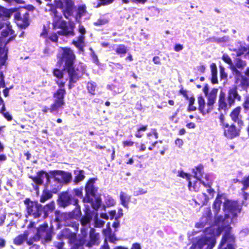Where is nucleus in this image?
<instances>
[{"mask_svg": "<svg viewBox=\"0 0 249 249\" xmlns=\"http://www.w3.org/2000/svg\"><path fill=\"white\" fill-rule=\"evenodd\" d=\"M56 6L62 10L66 18L69 17L72 13L73 3L71 0H54Z\"/></svg>", "mask_w": 249, "mask_h": 249, "instance_id": "obj_6", "label": "nucleus"}, {"mask_svg": "<svg viewBox=\"0 0 249 249\" xmlns=\"http://www.w3.org/2000/svg\"><path fill=\"white\" fill-rule=\"evenodd\" d=\"M246 65V63L245 61H243L240 59H238L236 60V62L235 65L234 66L235 68L238 69H243Z\"/></svg>", "mask_w": 249, "mask_h": 249, "instance_id": "obj_47", "label": "nucleus"}, {"mask_svg": "<svg viewBox=\"0 0 249 249\" xmlns=\"http://www.w3.org/2000/svg\"><path fill=\"white\" fill-rule=\"evenodd\" d=\"M223 128L224 135L228 138L232 139L239 134V129L236 128L233 125H229L228 124H224Z\"/></svg>", "mask_w": 249, "mask_h": 249, "instance_id": "obj_13", "label": "nucleus"}, {"mask_svg": "<svg viewBox=\"0 0 249 249\" xmlns=\"http://www.w3.org/2000/svg\"><path fill=\"white\" fill-rule=\"evenodd\" d=\"M115 50L118 54H125L127 52L126 48L123 45L118 46Z\"/></svg>", "mask_w": 249, "mask_h": 249, "instance_id": "obj_43", "label": "nucleus"}, {"mask_svg": "<svg viewBox=\"0 0 249 249\" xmlns=\"http://www.w3.org/2000/svg\"><path fill=\"white\" fill-rule=\"evenodd\" d=\"M123 213L122 212V210L120 209L118 211L117 214L116 215H115L114 217L115 218V219L119 218L121 217H122L123 216Z\"/></svg>", "mask_w": 249, "mask_h": 249, "instance_id": "obj_62", "label": "nucleus"}, {"mask_svg": "<svg viewBox=\"0 0 249 249\" xmlns=\"http://www.w3.org/2000/svg\"><path fill=\"white\" fill-rule=\"evenodd\" d=\"M131 249H141V246L140 244L135 243L133 245Z\"/></svg>", "mask_w": 249, "mask_h": 249, "instance_id": "obj_64", "label": "nucleus"}, {"mask_svg": "<svg viewBox=\"0 0 249 249\" xmlns=\"http://www.w3.org/2000/svg\"><path fill=\"white\" fill-rule=\"evenodd\" d=\"M219 107L222 109L227 107V104L225 102V99H219Z\"/></svg>", "mask_w": 249, "mask_h": 249, "instance_id": "obj_48", "label": "nucleus"}, {"mask_svg": "<svg viewBox=\"0 0 249 249\" xmlns=\"http://www.w3.org/2000/svg\"><path fill=\"white\" fill-rule=\"evenodd\" d=\"M74 181L75 183H78L79 182L83 180L85 178L84 172L83 170H75L74 171Z\"/></svg>", "mask_w": 249, "mask_h": 249, "instance_id": "obj_34", "label": "nucleus"}, {"mask_svg": "<svg viewBox=\"0 0 249 249\" xmlns=\"http://www.w3.org/2000/svg\"><path fill=\"white\" fill-rule=\"evenodd\" d=\"M59 60L58 65L59 68H63L62 71L58 69L53 70V75L58 79L57 84L59 87H64L68 78L65 77L66 73H68L69 77V89L73 87L75 83L82 76L84 73V69L82 66L78 67L76 69L73 67V63L75 56L72 51L69 48H61L58 54Z\"/></svg>", "mask_w": 249, "mask_h": 249, "instance_id": "obj_2", "label": "nucleus"}, {"mask_svg": "<svg viewBox=\"0 0 249 249\" xmlns=\"http://www.w3.org/2000/svg\"><path fill=\"white\" fill-rule=\"evenodd\" d=\"M5 111L4 107H3L1 110V111L2 112V113L3 114L4 117L8 120H11L12 119V117L10 114L8 112L4 113V111Z\"/></svg>", "mask_w": 249, "mask_h": 249, "instance_id": "obj_54", "label": "nucleus"}, {"mask_svg": "<svg viewBox=\"0 0 249 249\" xmlns=\"http://www.w3.org/2000/svg\"><path fill=\"white\" fill-rule=\"evenodd\" d=\"M34 182L36 185L34 186V189L36 191H38V187L37 185H41L43 183L44 179H46L47 183L46 186L47 189L53 193H56L61 187L62 184L57 180H55V178L51 177L50 175L44 171H40L37 173V175L35 177H31Z\"/></svg>", "mask_w": 249, "mask_h": 249, "instance_id": "obj_4", "label": "nucleus"}, {"mask_svg": "<svg viewBox=\"0 0 249 249\" xmlns=\"http://www.w3.org/2000/svg\"><path fill=\"white\" fill-rule=\"evenodd\" d=\"M147 193V190L142 188H138L134 191V195L135 196L145 194Z\"/></svg>", "mask_w": 249, "mask_h": 249, "instance_id": "obj_46", "label": "nucleus"}, {"mask_svg": "<svg viewBox=\"0 0 249 249\" xmlns=\"http://www.w3.org/2000/svg\"><path fill=\"white\" fill-rule=\"evenodd\" d=\"M196 171L195 172L196 178L201 181V183L206 188L211 187V184L212 182V176L208 174L202 173L199 168H196Z\"/></svg>", "mask_w": 249, "mask_h": 249, "instance_id": "obj_11", "label": "nucleus"}, {"mask_svg": "<svg viewBox=\"0 0 249 249\" xmlns=\"http://www.w3.org/2000/svg\"><path fill=\"white\" fill-rule=\"evenodd\" d=\"M82 237L79 239V243L74 242L73 243L76 245L82 246L83 245L86 244V238L87 237V233H88V229L84 227L81 230Z\"/></svg>", "mask_w": 249, "mask_h": 249, "instance_id": "obj_33", "label": "nucleus"}, {"mask_svg": "<svg viewBox=\"0 0 249 249\" xmlns=\"http://www.w3.org/2000/svg\"><path fill=\"white\" fill-rule=\"evenodd\" d=\"M249 233V230L248 229H244L240 232L241 236H245Z\"/></svg>", "mask_w": 249, "mask_h": 249, "instance_id": "obj_56", "label": "nucleus"}, {"mask_svg": "<svg viewBox=\"0 0 249 249\" xmlns=\"http://www.w3.org/2000/svg\"><path fill=\"white\" fill-rule=\"evenodd\" d=\"M240 100L241 97L237 93L236 88L234 87L231 89L229 91L228 102L229 106L233 103L235 99Z\"/></svg>", "mask_w": 249, "mask_h": 249, "instance_id": "obj_20", "label": "nucleus"}, {"mask_svg": "<svg viewBox=\"0 0 249 249\" xmlns=\"http://www.w3.org/2000/svg\"><path fill=\"white\" fill-rule=\"evenodd\" d=\"M11 12L10 10L6 9V8L0 6V18L2 17H10Z\"/></svg>", "mask_w": 249, "mask_h": 249, "instance_id": "obj_40", "label": "nucleus"}, {"mask_svg": "<svg viewBox=\"0 0 249 249\" xmlns=\"http://www.w3.org/2000/svg\"><path fill=\"white\" fill-rule=\"evenodd\" d=\"M244 107L246 108H249V95H247L245 97V100L244 102Z\"/></svg>", "mask_w": 249, "mask_h": 249, "instance_id": "obj_52", "label": "nucleus"}, {"mask_svg": "<svg viewBox=\"0 0 249 249\" xmlns=\"http://www.w3.org/2000/svg\"><path fill=\"white\" fill-rule=\"evenodd\" d=\"M0 46H2L1 41L0 40ZM7 57V49L4 47L0 48V63L4 65Z\"/></svg>", "mask_w": 249, "mask_h": 249, "instance_id": "obj_32", "label": "nucleus"}, {"mask_svg": "<svg viewBox=\"0 0 249 249\" xmlns=\"http://www.w3.org/2000/svg\"><path fill=\"white\" fill-rule=\"evenodd\" d=\"M74 193L77 196H80L82 195V189H76L74 190Z\"/></svg>", "mask_w": 249, "mask_h": 249, "instance_id": "obj_58", "label": "nucleus"}, {"mask_svg": "<svg viewBox=\"0 0 249 249\" xmlns=\"http://www.w3.org/2000/svg\"><path fill=\"white\" fill-rule=\"evenodd\" d=\"M29 235V231H25L23 234H20L16 237L14 241L15 244L20 245L27 240V237Z\"/></svg>", "mask_w": 249, "mask_h": 249, "instance_id": "obj_26", "label": "nucleus"}, {"mask_svg": "<svg viewBox=\"0 0 249 249\" xmlns=\"http://www.w3.org/2000/svg\"><path fill=\"white\" fill-rule=\"evenodd\" d=\"M2 29L1 36L3 37L12 36L14 34V31L12 29L11 26L8 21L5 22H4L3 21L0 22V30Z\"/></svg>", "mask_w": 249, "mask_h": 249, "instance_id": "obj_17", "label": "nucleus"}, {"mask_svg": "<svg viewBox=\"0 0 249 249\" xmlns=\"http://www.w3.org/2000/svg\"><path fill=\"white\" fill-rule=\"evenodd\" d=\"M220 73L221 78H226L227 77V73L225 72L224 68L222 67H220Z\"/></svg>", "mask_w": 249, "mask_h": 249, "instance_id": "obj_51", "label": "nucleus"}, {"mask_svg": "<svg viewBox=\"0 0 249 249\" xmlns=\"http://www.w3.org/2000/svg\"><path fill=\"white\" fill-rule=\"evenodd\" d=\"M153 61L155 64H160V60L158 56H154L153 58Z\"/></svg>", "mask_w": 249, "mask_h": 249, "instance_id": "obj_59", "label": "nucleus"}, {"mask_svg": "<svg viewBox=\"0 0 249 249\" xmlns=\"http://www.w3.org/2000/svg\"><path fill=\"white\" fill-rule=\"evenodd\" d=\"M98 236H99L98 234L94 233L92 232H90V241L89 242L87 243V245L89 247H90L93 245L96 244L97 240H98Z\"/></svg>", "mask_w": 249, "mask_h": 249, "instance_id": "obj_35", "label": "nucleus"}, {"mask_svg": "<svg viewBox=\"0 0 249 249\" xmlns=\"http://www.w3.org/2000/svg\"><path fill=\"white\" fill-rule=\"evenodd\" d=\"M105 203L107 206H113L115 203V200L112 198V197L109 196H105Z\"/></svg>", "mask_w": 249, "mask_h": 249, "instance_id": "obj_44", "label": "nucleus"}, {"mask_svg": "<svg viewBox=\"0 0 249 249\" xmlns=\"http://www.w3.org/2000/svg\"><path fill=\"white\" fill-rule=\"evenodd\" d=\"M220 123L222 125V127L224 126V124H228L224 122V116L223 115H221L219 117Z\"/></svg>", "mask_w": 249, "mask_h": 249, "instance_id": "obj_61", "label": "nucleus"}, {"mask_svg": "<svg viewBox=\"0 0 249 249\" xmlns=\"http://www.w3.org/2000/svg\"><path fill=\"white\" fill-rule=\"evenodd\" d=\"M243 184L244 186V189H247V187L249 186V176L244 178L243 180Z\"/></svg>", "mask_w": 249, "mask_h": 249, "instance_id": "obj_53", "label": "nucleus"}, {"mask_svg": "<svg viewBox=\"0 0 249 249\" xmlns=\"http://www.w3.org/2000/svg\"><path fill=\"white\" fill-rule=\"evenodd\" d=\"M29 14L26 10L22 9L14 15L16 23L21 28H26L29 24Z\"/></svg>", "mask_w": 249, "mask_h": 249, "instance_id": "obj_9", "label": "nucleus"}, {"mask_svg": "<svg viewBox=\"0 0 249 249\" xmlns=\"http://www.w3.org/2000/svg\"><path fill=\"white\" fill-rule=\"evenodd\" d=\"M93 215L94 217L95 226L98 228L102 227L104 224V222L98 218V215L96 213H94Z\"/></svg>", "mask_w": 249, "mask_h": 249, "instance_id": "obj_42", "label": "nucleus"}, {"mask_svg": "<svg viewBox=\"0 0 249 249\" xmlns=\"http://www.w3.org/2000/svg\"><path fill=\"white\" fill-rule=\"evenodd\" d=\"M217 92L218 89H213L207 95L208 97L207 106L210 107L213 105L216 100Z\"/></svg>", "mask_w": 249, "mask_h": 249, "instance_id": "obj_22", "label": "nucleus"}, {"mask_svg": "<svg viewBox=\"0 0 249 249\" xmlns=\"http://www.w3.org/2000/svg\"><path fill=\"white\" fill-rule=\"evenodd\" d=\"M178 176L186 179L189 182L193 178L192 176L183 172L182 170L178 171Z\"/></svg>", "mask_w": 249, "mask_h": 249, "instance_id": "obj_39", "label": "nucleus"}, {"mask_svg": "<svg viewBox=\"0 0 249 249\" xmlns=\"http://www.w3.org/2000/svg\"><path fill=\"white\" fill-rule=\"evenodd\" d=\"M50 176L55 178V180L60 182L61 184L67 183L71 179V175L68 172L61 171H53L50 172Z\"/></svg>", "mask_w": 249, "mask_h": 249, "instance_id": "obj_10", "label": "nucleus"}, {"mask_svg": "<svg viewBox=\"0 0 249 249\" xmlns=\"http://www.w3.org/2000/svg\"><path fill=\"white\" fill-rule=\"evenodd\" d=\"M211 74H212V79L211 81L212 83L213 84L218 83V80L217 77V67L216 64L215 63L211 64L210 66Z\"/></svg>", "mask_w": 249, "mask_h": 249, "instance_id": "obj_29", "label": "nucleus"}, {"mask_svg": "<svg viewBox=\"0 0 249 249\" xmlns=\"http://www.w3.org/2000/svg\"><path fill=\"white\" fill-rule=\"evenodd\" d=\"M87 15L86 6L85 5L79 6L77 9L76 20L79 21L80 19L83 17H85L86 18Z\"/></svg>", "mask_w": 249, "mask_h": 249, "instance_id": "obj_31", "label": "nucleus"}, {"mask_svg": "<svg viewBox=\"0 0 249 249\" xmlns=\"http://www.w3.org/2000/svg\"><path fill=\"white\" fill-rule=\"evenodd\" d=\"M205 212H206V214L207 215L206 216L204 215L202 217L200 222H199V223H197L196 224V227L198 228L203 227L206 225V223H207L208 222V221L209 220L210 217L211 215V210L209 208H207L205 210Z\"/></svg>", "mask_w": 249, "mask_h": 249, "instance_id": "obj_23", "label": "nucleus"}, {"mask_svg": "<svg viewBox=\"0 0 249 249\" xmlns=\"http://www.w3.org/2000/svg\"><path fill=\"white\" fill-rule=\"evenodd\" d=\"M55 205L54 202H52L46 205L43 209H42V217H46L49 213L52 212L54 209Z\"/></svg>", "mask_w": 249, "mask_h": 249, "instance_id": "obj_30", "label": "nucleus"}, {"mask_svg": "<svg viewBox=\"0 0 249 249\" xmlns=\"http://www.w3.org/2000/svg\"><path fill=\"white\" fill-rule=\"evenodd\" d=\"M201 184H202L201 181L196 178L195 174L192 179L189 182V189L191 191L197 192L200 189Z\"/></svg>", "mask_w": 249, "mask_h": 249, "instance_id": "obj_18", "label": "nucleus"}, {"mask_svg": "<svg viewBox=\"0 0 249 249\" xmlns=\"http://www.w3.org/2000/svg\"><path fill=\"white\" fill-rule=\"evenodd\" d=\"M60 199V205L63 207H65L68 205L71 200V197L68 193L65 192L63 193L59 198Z\"/></svg>", "mask_w": 249, "mask_h": 249, "instance_id": "obj_27", "label": "nucleus"}, {"mask_svg": "<svg viewBox=\"0 0 249 249\" xmlns=\"http://www.w3.org/2000/svg\"><path fill=\"white\" fill-rule=\"evenodd\" d=\"M215 214L214 224L207 228L204 234L193 244L190 249H212L215 244V238L222 231L225 233L222 237L220 246H233L236 247L235 237L231 233L230 225L234 223L240 213L241 208L235 201L230 200L224 195H218L213 205Z\"/></svg>", "mask_w": 249, "mask_h": 249, "instance_id": "obj_1", "label": "nucleus"}, {"mask_svg": "<svg viewBox=\"0 0 249 249\" xmlns=\"http://www.w3.org/2000/svg\"><path fill=\"white\" fill-rule=\"evenodd\" d=\"M207 192L208 193V195H206L205 193L199 194L197 196L198 201H196V203H197L199 205L203 206L206 204L210 199L213 197L214 191L211 187L207 189Z\"/></svg>", "mask_w": 249, "mask_h": 249, "instance_id": "obj_12", "label": "nucleus"}, {"mask_svg": "<svg viewBox=\"0 0 249 249\" xmlns=\"http://www.w3.org/2000/svg\"><path fill=\"white\" fill-rule=\"evenodd\" d=\"M96 88V85L94 82H89L87 84V88L89 93L92 95L95 94V89Z\"/></svg>", "mask_w": 249, "mask_h": 249, "instance_id": "obj_37", "label": "nucleus"}, {"mask_svg": "<svg viewBox=\"0 0 249 249\" xmlns=\"http://www.w3.org/2000/svg\"><path fill=\"white\" fill-rule=\"evenodd\" d=\"M115 214H116V211L113 210V211H110L108 213V214L106 213H102L101 214L100 216L101 218L106 219V220H107L109 219L111 220L115 217Z\"/></svg>", "mask_w": 249, "mask_h": 249, "instance_id": "obj_36", "label": "nucleus"}, {"mask_svg": "<svg viewBox=\"0 0 249 249\" xmlns=\"http://www.w3.org/2000/svg\"><path fill=\"white\" fill-rule=\"evenodd\" d=\"M236 53L237 56L242 55H249V48L245 43H239L237 48L233 50Z\"/></svg>", "mask_w": 249, "mask_h": 249, "instance_id": "obj_19", "label": "nucleus"}, {"mask_svg": "<svg viewBox=\"0 0 249 249\" xmlns=\"http://www.w3.org/2000/svg\"><path fill=\"white\" fill-rule=\"evenodd\" d=\"M175 144L178 147H181L183 144V141L182 139L178 138L175 141Z\"/></svg>", "mask_w": 249, "mask_h": 249, "instance_id": "obj_55", "label": "nucleus"}, {"mask_svg": "<svg viewBox=\"0 0 249 249\" xmlns=\"http://www.w3.org/2000/svg\"><path fill=\"white\" fill-rule=\"evenodd\" d=\"M78 31L81 35L78 37L76 40H73L72 43L79 50H82L85 46L84 35L86 33V30L83 26L79 25Z\"/></svg>", "mask_w": 249, "mask_h": 249, "instance_id": "obj_14", "label": "nucleus"}, {"mask_svg": "<svg viewBox=\"0 0 249 249\" xmlns=\"http://www.w3.org/2000/svg\"><path fill=\"white\" fill-rule=\"evenodd\" d=\"M49 190V189L46 188V190L43 191L40 198V201L41 202H44L46 200L51 197L52 194L50 193Z\"/></svg>", "mask_w": 249, "mask_h": 249, "instance_id": "obj_38", "label": "nucleus"}, {"mask_svg": "<svg viewBox=\"0 0 249 249\" xmlns=\"http://www.w3.org/2000/svg\"><path fill=\"white\" fill-rule=\"evenodd\" d=\"M103 232L106 237L109 239L110 241L113 242V237L111 236V229L109 227L104 230Z\"/></svg>", "mask_w": 249, "mask_h": 249, "instance_id": "obj_45", "label": "nucleus"}, {"mask_svg": "<svg viewBox=\"0 0 249 249\" xmlns=\"http://www.w3.org/2000/svg\"><path fill=\"white\" fill-rule=\"evenodd\" d=\"M48 38L53 42H56L57 41L58 37L55 33H53L50 35Z\"/></svg>", "mask_w": 249, "mask_h": 249, "instance_id": "obj_50", "label": "nucleus"}, {"mask_svg": "<svg viewBox=\"0 0 249 249\" xmlns=\"http://www.w3.org/2000/svg\"><path fill=\"white\" fill-rule=\"evenodd\" d=\"M186 127L189 129H194L196 127V124L194 123H189L186 124Z\"/></svg>", "mask_w": 249, "mask_h": 249, "instance_id": "obj_60", "label": "nucleus"}, {"mask_svg": "<svg viewBox=\"0 0 249 249\" xmlns=\"http://www.w3.org/2000/svg\"><path fill=\"white\" fill-rule=\"evenodd\" d=\"M120 198L122 205L127 208L130 200V196L125 193L121 192L120 194Z\"/></svg>", "mask_w": 249, "mask_h": 249, "instance_id": "obj_28", "label": "nucleus"}, {"mask_svg": "<svg viewBox=\"0 0 249 249\" xmlns=\"http://www.w3.org/2000/svg\"><path fill=\"white\" fill-rule=\"evenodd\" d=\"M197 102L199 105V110L200 111L201 113L205 115L209 112L210 108L209 107L207 109H205V102L204 99L202 96H200L197 98Z\"/></svg>", "mask_w": 249, "mask_h": 249, "instance_id": "obj_25", "label": "nucleus"}, {"mask_svg": "<svg viewBox=\"0 0 249 249\" xmlns=\"http://www.w3.org/2000/svg\"><path fill=\"white\" fill-rule=\"evenodd\" d=\"M241 108L237 107L233 109L231 113V117L232 121L237 122L240 124H242V122L240 120V112Z\"/></svg>", "mask_w": 249, "mask_h": 249, "instance_id": "obj_24", "label": "nucleus"}, {"mask_svg": "<svg viewBox=\"0 0 249 249\" xmlns=\"http://www.w3.org/2000/svg\"><path fill=\"white\" fill-rule=\"evenodd\" d=\"M90 220V215L89 213H87L86 215L82 218L81 220V223L83 227H85L89 223Z\"/></svg>", "mask_w": 249, "mask_h": 249, "instance_id": "obj_41", "label": "nucleus"}, {"mask_svg": "<svg viewBox=\"0 0 249 249\" xmlns=\"http://www.w3.org/2000/svg\"><path fill=\"white\" fill-rule=\"evenodd\" d=\"M56 8H58L56 4H47L45 8L46 11L51 12L53 18V26L54 29H60L61 30L58 32L59 35L64 36H74V24L73 22H69L66 24L62 19L61 14H59Z\"/></svg>", "mask_w": 249, "mask_h": 249, "instance_id": "obj_3", "label": "nucleus"}, {"mask_svg": "<svg viewBox=\"0 0 249 249\" xmlns=\"http://www.w3.org/2000/svg\"><path fill=\"white\" fill-rule=\"evenodd\" d=\"M245 73L246 76H243L240 71L239 75H234V76L237 84L239 83L242 86L247 87L249 86V68L247 69Z\"/></svg>", "mask_w": 249, "mask_h": 249, "instance_id": "obj_15", "label": "nucleus"}, {"mask_svg": "<svg viewBox=\"0 0 249 249\" xmlns=\"http://www.w3.org/2000/svg\"><path fill=\"white\" fill-rule=\"evenodd\" d=\"M183 46L182 45H180V44H177L175 46V47H174V50L176 51V52H179L180 51H181L182 49H183Z\"/></svg>", "mask_w": 249, "mask_h": 249, "instance_id": "obj_57", "label": "nucleus"}, {"mask_svg": "<svg viewBox=\"0 0 249 249\" xmlns=\"http://www.w3.org/2000/svg\"><path fill=\"white\" fill-rule=\"evenodd\" d=\"M134 142L131 141H124L122 142L123 146L124 147L132 146L133 145Z\"/></svg>", "mask_w": 249, "mask_h": 249, "instance_id": "obj_49", "label": "nucleus"}, {"mask_svg": "<svg viewBox=\"0 0 249 249\" xmlns=\"http://www.w3.org/2000/svg\"><path fill=\"white\" fill-rule=\"evenodd\" d=\"M95 180L94 178H91L87 183L85 188L86 196L84 198V201L90 203L92 207L97 210L101 206V199L95 194L97 189L94 186Z\"/></svg>", "mask_w": 249, "mask_h": 249, "instance_id": "obj_5", "label": "nucleus"}, {"mask_svg": "<svg viewBox=\"0 0 249 249\" xmlns=\"http://www.w3.org/2000/svg\"><path fill=\"white\" fill-rule=\"evenodd\" d=\"M222 59L230 65V69L234 75H239L240 71L236 69L234 65H233L231 58L227 54H224L222 56Z\"/></svg>", "mask_w": 249, "mask_h": 249, "instance_id": "obj_21", "label": "nucleus"}, {"mask_svg": "<svg viewBox=\"0 0 249 249\" xmlns=\"http://www.w3.org/2000/svg\"><path fill=\"white\" fill-rule=\"evenodd\" d=\"M60 88L54 94V102L51 106V112L56 111L58 108L62 107L64 104V97L65 94V90L64 87H59Z\"/></svg>", "mask_w": 249, "mask_h": 249, "instance_id": "obj_7", "label": "nucleus"}, {"mask_svg": "<svg viewBox=\"0 0 249 249\" xmlns=\"http://www.w3.org/2000/svg\"><path fill=\"white\" fill-rule=\"evenodd\" d=\"M243 191L245 194V197L247 198L248 195L249 196V186H248L247 188V189H244V187L243 188Z\"/></svg>", "mask_w": 249, "mask_h": 249, "instance_id": "obj_63", "label": "nucleus"}, {"mask_svg": "<svg viewBox=\"0 0 249 249\" xmlns=\"http://www.w3.org/2000/svg\"><path fill=\"white\" fill-rule=\"evenodd\" d=\"M47 227V225H43L37 229V233L33 238L34 241L38 240L40 238H43L47 235L48 233L46 231ZM33 243V241L32 239H30L27 241V244L29 245H32Z\"/></svg>", "mask_w": 249, "mask_h": 249, "instance_id": "obj_16", "label": "nucleus"}, {"mask_svg": "<svg viewBox=\"0 0 249 249\" xmlns=\"http://www.w3.org/2000/svg\"><path fill=\"white\" fill-rule=\"evenodd\" d=\"M27 205V210L29 215L35 218L40 217L42 214L41 206L36 202L30 201L26 199L25 202Z\"/></svg>", "mask_w": 249, "mask_h": 249, "instance_id": "obj_8", "label": "nucleus"}]
</instances>
